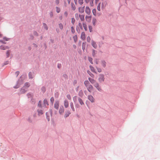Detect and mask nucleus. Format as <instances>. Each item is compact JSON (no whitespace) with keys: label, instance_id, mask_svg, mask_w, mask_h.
<instances>
[{"label":"nucleus","instance_id":"680f3d73","mask_svg":"<svg viewBox=\"0 0 160 160\" xmlns=\"http://www.w3.org/2000/svg\"><path fill=\"white\" fill-rule=\"evenodd\" d=\"M99 0H95V2L96 3H97L98 1Z\"/></svg>","mask_w":160,"mask_h":160},{"label":"nucleus","instance_id":"4be33fe9","mask_svg":"<svg viewBox=\"0 0 160 160\" xmlns=\"http://www.w3.org/2000/svg\"><path fill=\"white\" fill-rule=\"evenodd\" d=\"M102 65L104 68H105L106 66V62L104 61H103L102 62Z\"/></svg>","mask_w":160,"mask_h":160},{"label":"nucleus","instance_id":"20e7f679","mask_svg":"<svg viewBox=\"0 0 160 160\" xmlns=\"http://www.w3.org/2000/svg\"><path fill=\"white\" fill-rule=\"evenodd\" d=\"M104 75L102 74H100L98 78L99 81L101 82H104Z\"/></svg>","mask_w":160,"mask_h":160},{"label":"nucleus","instance_id":"a211bd4d","mask_svg":"<svg viewBox=\"0 0 160 160\" xmlns=\"http://www.w3.org/2000/svg\"><path fill=\"white\" fill-rule=\"evenodd\" d=\"M78 100L79 103L81 105H82L84 104V103L83 102V101L81 98H79L78 99Z\"/></svg>","mask_w":160,"mask_h":160},{"label":"nucleus","instance_id":"6e6552de","mask_svg":"<svg viewBox=\"0 0 160 160\" xmlns=\"http://www.w3.org/2000/svg\"><path fill=\"white\" fill-rule=\"evenodd\" d=\"M59 106V101H57L55 102L54 105V107L56 109L58 110V107Z\"/></svg>","mask_w":160,"mask_h":160},{"label":"nucleus","instance_id":"423d86ee","mask_svg":"<svg viewBox=\"0 0 160 160\" xmlns=\"http://www.w3.org/2000/svg\"><path fill=\"white\" fill-rule=\"evenodd\" d=\"M85 18L86 21L88 22H89L91 21L92 18V16L91 15H86L85 16Z\"/></svg>","mask_w":160,"mask_h":160},{"label":"nucleus","instance_id":"774afa93","mask_svg":"<svg viewBox=\"0 0 160 160\" xmlns=\"http://www.w3.org/2000/svg\"><path fill=\"white\" fill-rule=\"evenodd\" d=\"M82 49H83V46H82Z\"/></svg>","mask_w":160,"mask_h":160},{"label":"nucleus","instance_id":"e433bc0d","mask_svg":"<svg viewBox=\"0 0 160 160\" xmlns=\"http://www.w3.org/2000/svg\"><path fill=\"white\" fill-rule=\"evenodd\" d=\"M89 29L90 32H91L92 31V28L91 26H89Z\"/></svg>","mask_w":160,"mask_h":160},{"label":"nucleus","instance_id":"dca6fc26","mask_svg":"<svg viewBox=\"0 0 160 160\" xmlns=\"http://www.w3.org/2000/svg\"><path fill=\"white\" fill-rule=\"evenodd\" d=\"M82 26L85 31H87V26L85 22H83L82 23Z\"/></svg>","mask_w":160,"mask_h":160},{"label":"nucleus","instance_id":"72a5a7b5","mask_svg":"<svg viewBox=\"0 0 160 160\" xmlns=\"http://www.w3.org/2000/svg\"><path fill=\"white\" fill-rule=\"evenodd\" d=\"M43 26L45 29L46 30H48V27L47 25L45 23H44L43 24Z\"/></svg>","mask_w":160,"mask_h":160},{"label":"nucleus","instance_id":"cd10ccee","mask_svg":"<svg viewBox=\"0 0 160 160\" xmlns=\"http://www.w3.org/2000/svg\"><path fill=\"white\" fill-rule=\"evenodd\" d=\"M88 59L89 61L90 62L91 64H93L92 59L91 57H89L88 58Z\"/></svg>","mask_w":160,"mask_h":160},{"label":"nucleus","instance_id":"0e129e2a","mask_svg":"<svg viewBox=\"0 0 160 160\" xmlns=\"http://www.w3.org/2000/svg\"><path fill=\"white\" fill-rule=\"evenodd\" d=\"M6 63L5 64H8L9 63V62L8 61H7Z\"/></svg>","mask_w":160,"mask_h":160},{"label":"nucleus","instance_id":"3c124183","mask_svg":"<svg viewBox=\"0 0 160 160\" xmlns=\"http://www.w3.org/2000/svg\"><path fill=\"white\" fill-rule=\"evenodd\" d=\"M71 31L72 33H73L74 32V29L73 27H71Z\"/></svg>","mask_w":160,"mask_h":160},{"label":"nucleus","instance_id":"a878e982","mask_svg":"<svg viewBox=\"0 0 160 160\" xmlns=\"http://www.w3.org/2000/svg\"><path fill=\"white\" fill-rule=\"evenodd\" d=\"M97 22V20L95 18H93L92 20V23L94 25H95Z\"/></svg>","mask_w":160,"mask_h":160},{"label":"nucleus","instance_id":"a19ab883","mask_svg":"<svg viewBox=\"0 0 160 160\" xmlns=\"http://www.w3.org/2000/svg\"><path fill=\"white\" fill-rule=\"evenodd\" d=\"M72 10H75L76 9V7L74 5H72Z\"/></svg>","mask_w":160,"mask_h":160},{"label":"nucleus","instance_id":"4c0bfd02","mask_svg":"<svg viewBox=\"0 0 160 160\" xmlns=\"http://www.w3.org/2000/svg\"><path fill=\"white\" fill-rule=\"evenodd\" d=\"M78 17H79V15L78 13H76L75 14V17L76 19H78Z\"/></svg>","mask_w":160,"mask_h":160},{"label":"nucleus","instance_id":"338daca9","mask_svg":"<svg viewBox=\"0 0 160 160\" xmlns=\"http://www.w3.org/2000/svg\"><path fill=\"white\" fill-rule=\"evenodd\" d=\"M2 36V35L0 33V37H1Z\"/></svg>","mask_w":160,"mask_h":160},{"label":"nucleus","instance_id":"37998d69","mask_svg":"<svg viewBox=\"0 0 160 160\" xmlns=\"http://www.w3.org/2000/svg\"><path fill=\"white\" fill-rule=\"evenodd\" d=\"M10 53V52L9 51H8L6 53V55L7 56V57H8Z\"/></svg>","mask_w":160,"mask_h":160},{"label":"nucleus","instance_id":"f704fd0d","mask_svg":"<svg viewBox=\"0 0 160 160\" xmlns=\"http://www.w3.org/2000/svg\"><path fill=\"white\" fill-rule=\"evenodd\" d=\"M83 92L82 90H81L79 92V95L80 96H82L83 95Z\"/></svg>","mask_w":160,"mask_h":160},{"label":"nucleus","instance_id":"ea45409f","mask_svg":"<svg viewBox=\"0 0 160 160\" xmlns=\"http://www.w3.org/2000/svg\"><path fill=\"white\" fill-rule=\"evenodd\" d=\"M95 54H96V51H95V50H92V56L93 57H94Z\"/></svg>","mask_w":160,"mask_h":160},{"label":"nucleus","instance_id":"4d7b16f0","mask_svg":"<svg viewBox=\"0 0 160 160\" xmlns=\"http://www.w3.org/2000/svg\"><path fill=\"white\" fill-rule=\"evenodd\" d=\"M104 6L103 3H102V8H104Z\"/></svg>","mask_w":160,"mask_h":160},{"label":"nucleus","instance_id":"9b49d317","mask_svg":"<svg viewBox=\"0 0 160 160\" xmlns=\"http://www.w3.org/2000/svg\"><path fill=\"white\" fill-rule=\"evenodd\" d=\"M85 6L83 7H80L78 8V11L79 12L82 13L84 12Z\"/></svg>","mask_w":160,"mask_h":160},{"label":"nucleus","instance_id":"6e6d98bb","mask_svg":"<svg viewBox=\"0 0 160 160\" xmlns=\"http://www.w3.org/2000/svg\"><path fill=\"white\" fill-rule=\"evenodd\" d=\"M55 2L57 4H58L59 3V0H56Z\"/></svg>","mask_w":160,"mask_h":160},{"label":"nucleus","instance_id":"09e8293b","mask_svg":"<svg viewBox=\"0 0 160 160\" xmlns=\"http://www.w3.org/2000/svg\"><path fill=\"white\" fill-rule=\"evenodd\" d=\"M97 68L98 72H102V69L100 68Z\"/></svg>","mask_w":160,"mask_h":160},{"label":"nucleus","instance_id":"b1692460","mask_svg":"<svg viewBox=\"0 0 160 160\" xmlns=\"http://www.w3.org/2000/svg\"><path fill=\"white\" fill-rule=\"evenodd\" d=\"M74 40L75 42H76L77 41L78 38L77 35L74 36L73 37Z\"/></svg>","mask_w":160,"mask_h":160},{"label":"nucleus","instance_id":"5fc2aeb1","mask_svg":"<svg viewBox=\"0 0 160 160\" xmlns=\"http://www.w3.org/2000/svg\"><path fill=\"white\" fill-rule=\"evenodd\" d=\"M38 106H39L40 107H41V102L40 101L39 102V103H38Z\"/></svg>","mask_w":160,"mask_h":160},{"label":"nucleus","instance_id":"a18cd8bd","mask_svg":"<svg viewBox=\"0 0 160 160\" xmlns=\"http://www.w3.org/2000/svg\"><path fill=\"white\" fill-rule=\"evenodd\" d=\"M50 101L52 102V103H53L54 101V98L53 97H52L50 98Z\"/></svg>","mask_w":160,"mask_h":160},{"label":"nucleus","instance_id":"79ce46f5","mask_svg":"<svg viewBox=\"0 0 160 160\" xmlns=\"http://www.w3.org/2000/svg\"><path fill=\"white\" fill-rule=\"evenodd\" d=\"M87 42H90V41L91 40L90 37L89 36L87 38Z\"/></svg>","mask_w":160,"mask_h":160},{"label":"nucleus","instance_id":"6ab92c4d","mask_svg":"<svg viewBox=\"0 0 160 160\" xmlns=\"http://www.w3.org/2000/svg\"><path fill=\"white\" fill-rule=\"evenodd\" d=\"M43 102L45 106H48V102L46 99H44V100Z\"/></svg>","mask_w":160,"mask_h":160},{"label":"nucleus","instance_id":"58836bf2","mask_svg":"<svg viewBox=\"0 0 160 160\" xmlns=\"http://www.w3.org/2000/svg\"><path fill=\"white\" fill-rule=\"evenodd\" d=\"M75 22V19L74 18H72L71 19V22L73 24Z\"/></svg>","mask_w":160,"mask_h":160},{"label":"nucleus","instance_id":"5701e85b","mask_svg":"<svg viewBox=\"0 0 160 160\" xmlns=\"http://www.w3.org/2000/svg\"><path fill=\"white\" fill-rule=\"evenodd\" d=\"M29 78H33V75L31 72H30L29 73Z\"/></svg>","mask_w":160,"mask_h":160},{"label":"nucleus","instance_id":"c85d7f7f","mask_svg":"<svg viewBox=\"0 0 160 160\" xmlns=\"http://www.w3.org/2000/svg\"><path fill=\"white\" fill-rule=\"evenodd\" d=\"M56 12L58 13H59L60 12L61 10H60V8L57 7H56Z\"/></svg>","mask_w":160,"mask_h":160},{"label":"nucleus","instance_id":"f03ea898","mask_svg":"<svg viewBox=\"0 0 160 160\" xmlns=\"http://www.w3.org/2000/svg\"><path fill=\"white\" fill-rule=\"evenodd\" d=\"M84 83L88 92H91L93 89V87L90 84L88 80L84 81Z\"/></svg>","mask_w":160,"mask_h":160},{"label":"nucleus","instance_id":"de8ad7c7","mask_svg":"<svg viewBox=\"0 0 160 160\" xmlns=\"http://www.w3.org/2000/svg\"><path fill=\"white\" fill-rule=\"evenodd\" d=\"M41 89H42V91L43 92L45 91L46 89H45V88L44 87H42V88Z\"/></svg>","mask_w":160,"mask_h":160},{"label":"nucleus","instance_id":"ddd939ff","mask_svg":"<svg viewBox=\"0 0 160 160\" xmlns=\"http://www.w3.org/2000/svg\"><path fill=\"white\" fill-rule=\"evenodd\" d=\"M79 17L82 21H83L84 20V15L79 14Z\"/></svg>","mask_w":160,"mask_h":160},{"label":"nucleus","instance_id":"473e14b6","mask_svg":"<svg viewBox=\"0 0 160 160\" xmlns=\"http://www.w3.org/2000/svg\"><path fill=\"white\" fill-rule=\"evenodd\" d=\"M38 114L39 115H42L43 114L42 111V110H38Z\"/></svg>","mask_w":160,"mask_h":160},{"label":"nucleus","instance_id":"603ef678","mask_svg":"<svg viewBox=\"0 0 160 160\" xmlns=\"http://www.w3.org/2000/svg\"><path fill=\"white\" fill-rule=\"evenodd\" d=\"M94 61L95 62V63H96V64H98V63L99 62L98 60V59H96Z\"/></svg>","mask_w":160,"mask_h":160},{"label":"nucleus","instance_id":"393cba45","mask_svg":"<svg viewBox=\"0 0 160 160\" xmlns=\"http://www.w3.org/2000/svg\"><path fill=\"white\" fill-rule=\"evenodd\" d=\"M87 72L89 75L92 77L93 78L94 77V75L92 73L89 71H87Z\"/></svg>","mask_w":160,"mask_h":160},{"label":"nucleus","instance_id":"f257e3e1","mask_svg":"<svg viewBox=\"0 0 160 160\" xmlns=\"http://www.w3.org/2000/svg\"><path fill=\"white\" fill-rule=\"evenodd\" d=\"M88 79L90 82L92 84H93L94 86L99 91H102V89L99 86V84L98 82H96V80L91 78H89Z\"/></svg>","mask_w":160,"mask_h":160},{"label":"nucleus","instance_id":"c756f323","mask_svg":"<svg viewBox=\"0 0 160 160\" xmlns=\"http://www.w3.org/2000/svg\"><path fill=\"white\" fill-rule=\"evenodd\" d=\"M59 28L61 29H62L63 28V25L62 23H60L59 24Z\"/></svg>","mask_w":160,"mask_h":160},{"label":"nucleus","instance_id":"39448f33","mask_svg":"<svg viewBox=\"0 0 160 160\" xmlns=\"http://www.w3.org/2000/svg\"><path fill=\"white\" fill-rule=\"evenodd\" d=\"M85 12L88 15H89L91 13V10L89 7L87 6L86 7Z\"/></svg>","mask_w":160,"mask_h":160},{"label":"nucleus","instance_id":"49530a36","mask_svg":"<svg viewBox=\"0 0 160 160\" xmlns=\"http://www.w3.org/2000/svg\"><path fill=\"white\" fill-rule=\"evenodd\" d=\"M78 25H79L80 28L81 29H82V24L81 23H79V24H78Z\"/></svg>","mask_w":160,"mask_h":160},{"label":"nucleus","instance_id":"2f4dec72","mask_svg":"<svg viewBox=\"0 0 160 160\" xmlns=\"http://www.w3.org/2000/svg\"><path fill=\"white\" fill-rule=\"evenodd\" d=\"M89 2H90V5L91 6H93V0H92L90 1Z\"/></svg>","mask_w":160,"mask_h":160},{"label":"nucleus","instance_id":"7c9ffc66","mask_svg":"<svg viewBox=\"0 0 160 160\" xmlns=\"http://www.w3.org/2000/svg\"><path fill=\"white\" fill-rule=\"evenodd\" d=\"M97 10L98 11H100V3H99L98 5V6H97Z\"/></svg>","mask_w":160,"mask_h":160},{"label":"nucleus","instance_id":"412c9836","mask_svg":"<svg viewBox=\"0 0 160 160\" xmlns=\"http://www.w3.org/2000/svg\"><path fill=\"white\" fill-rule=\"evenodd\" d=\"M70 105L72 109V111H74L75 109H74V106H73V105L72 102L70 103Z\"/></svg>","mask_w":160,"mask_h":160},{"label":"nucleus","instance_id":"052dcab7","mask_svg":"<svg viewBox=\"0 0 160 160\" xmlns=\"http://www.w3.org/2000/svg\"><path fill=\"white\" fill-rule=\"evenodd\" d=\"M59 19L61 20L62 19V16H61L59 17Z\"/></svg>","mask_w":160,"mask_h":160},{"label":"nucleus","instance_id":"e2e57ef3","mask_svg":"<svg viewBox=\"0 0 160 160\" xmlns=\"http://www.w3.org/2000/svg\"><path fill=\"white\" fill-rule=\"evenodd\" d=\"M3 39L4 40H6V41H8V39L6 38H4Z\"/></svg>","mask_w":160,"mask_h":160},{"label":"nucleus","instance_id":"2eb2a0df","mask_svg":"<svg viewBox=\"0 0 160 160\" xmlns=\"http://www.w3.org/2000/svg\"><path fill=\"white\" fill-rule=\"evenodd\" d=\"M64 111V109L63 107H61L59 110V113L60 114H62Z\"/></svg>","mask_w":160,"mask_h":160},{"label":"nucleus","instance_id":"c03bdc74","mask_svg":"<svg viewBox=\"0 0 160 160\" xmlns=\"http://www.w3.org/2000/svg\"><path fill=\"white\" fill-rule=\"evenodd\" d=\"M79 3L80 5L83 3V0H79Z\"/></svg>","mask_w":160,"mask_h":160},{"label":"nucleus","instance_id":"f8f14e48","mask_svg":"<svg viewBox=\"0 0 160 160\" xmlns=\"http://www.w3.org/2000/svg\"><path fill=\"white\" fill-rule=\"evenodd\" d=\"M64 106L65 108H67L68 106V101L66 100H65L64 101Z\"/></svg>","mask_w":160,"mask_h":160},{"label":"nucleus","instance_id":"9d476101","mask_svg":"<svg viewBox=\"0 0 160 160\" xmlns=\"http://www.w3.org/2000/svg\"><path fill=\"white\" fill-rule=\"evenodd\" d=\"M81 38L83 40H84L86 38L85 34L84 32H82L81 33Z\"/></svg>","mask_w":160,"mask_h":160},{"label":"nucleus","instance_id":"1a4fd4ad","mask_svg":"<svg viewBox=\"0 0 160 160\" xmlns=\"http://www.w3.org/2000/svg\"><path fill=\"white\" fill-rule=\"evenodd\" d=\"M91 44L92 47L95 48H96L97 47V45L95 42L93 40H92L91 41Z\"/></svg>","mask_w":160,"mask_h":160},{"label":"nucleus","instance_id":"7ed1b4c3","mask_svg":"<svg viewBox=\"0 0 160 160\" xmlns=\"http://www.w3.org/2000/svg\"><path fill=\"white\" fill-rule=\"evenodd\" d=\"M30 84L28 82H26L24 86L21 90V92L22 93H24L25 91L24 89L26 88H28L30 86Z\"/></svg>","mask_w":160,"mask_h":160},{"label":"nucleus","instance_id":"bf43d9fd","mask_svg":"<svg viewBox=\"0 0 160 160\" xmlns=\"http://www.w3.org/2000/svg\"><path fill=\"white\" fill-rule=\"evenodd\" d=\"M75 3L76 4H77V0H74Z\"/></svg>","mask_w":160,"mask_h":160},{"label":"nucleus","instance_id":"c9c22d12","mask_svg":"<svg viewBox=\"0 0 160 160\" xmlns=\"http://www.w3.org/2000/svg\"><path fill=\"white\" fill-rule=\"evenodd\" d=\"M67 97L69 100H71V97L70 95L69 94L67 95Z\"/></svg>","mask_w":160,"mask_h":160},{"label":"nucleus","instance_id":"13d9d810","mask_svg":"<svg viewBox=\"0 0 160 160\" xmlns=\"http://www.w3.org/2000/svg\"><path fill=\"white\" fill-rule=\"evenodd\" d=\"M76 98H77V97L76 96H75V97H74V98H73V100H74V101H75V99L76 100Z\"/></svg>","mask_w":160,"mask_h":160},{"label":"nucleus","instance_id":"69168bd1","mask_svg":"<svg viewBox=\"0 0 160 160\" xmlns=\"http://www.w3.org/2000/svg\"><path fill=\"white\" fill-rule=\"evenodd\" d=\"M0 42H2V43H4V42H3L2 40H1V41H0Z\"/></svg>","mask_w":160,"mask_h":160},{"label":"nucleus","instance_id":"0eeeda50","mask_svg":"<svg viewBox=\"0 0 160 160\" xmlns=\"http://www.w3.org/2000/svg\"><path fill=\"white\" fill-rule=\"evenodd\" d=\"M88 99L92 102H95V99L93 96L91 95H89L88 96Z\"/></svg>","mask_w":160,"mask_h":160},{"label":"nucleus","instance_id":"bb28decb","mask_svg":"<svg viewBox=\"0 0 160 160\" xmlns=\"http://www.w3.org/2000/svg\"><path fill=\"white\" fill-rule=\"evenodd\" d=\"M90 68L91 69V70L92 72H95V69H94V68L92 66H90Z\"/></svg>","mask_w":160,"mask_h":160},{"label":"nucleus","instance_id":"8fccbe9b","mask_svg":"<svg viewBox=\"0 0 160 160\" xmlns=\"http://www.w3.org/2000/svg\"><path fill=\"white\" fill-rule=\"evenodd\" d=\"M68 13L66 11L64 13V15L65 17H67L68 16Z\"/></svg>","mask_w":160,"mask_h":160},{"label":"nucleus","instance_id":"aec40b11","mask_svg":"<svg viewBox=\"0 0 160 160\" xmlns=\"http://www.w3.org/2000/svg\"><path fill=\"white\" fill-rule=\"evenodd\" d=\"M92 12L94 16H96V10L95 9H93L92 10Z\"/></svg>","mask_w":160,"mask_h":160},{"label":"nucleus","instance_id":"864d4df0","mask_svg":"<svg viewBox=\"0 0 160 160\" xmlns=\"http://www.w3.org/2000/svg\"><path fill=\"white\" fill-rule=\"evenodd\" d=\"M19 73V72L18 71H17L15 72V74L16 75L17 77L18 76Z\"/></svg>","mask_w":160,"mask_h":160},{"label":"nucleus","instance_id":"4468645a","mask_svg":"<svg viewBox=\"0 0 160 160\" xmlns=\"http://www.w3.org/2000/svg\"><path fill=\"white\" fill-rule=\"evenodd\" d=\"M0 48L2 50H4L8 49V47L7 46H4L2 45L0 47Z\"/></svg>","mask_w":160,"mask_h":160},{"label":"nucleus","instance_id":"f3484780","mask_svg":"<svg viewBox=\"0 0 160 160\" xmlns=\"http://www.w3.org/2000/svg\"><path fill=\"white\" fill-rule=\"evenodd\" d=\"M70 113H71L69 111H67L66 112L64 117L65 118H66V117H68Z\"/></svg>","mask_w":160,"mask_h":160}]
</instances>
